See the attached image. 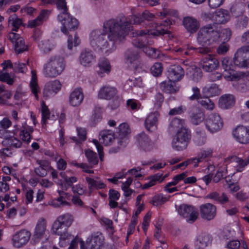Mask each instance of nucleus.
Returning <instances> with one entry per match:
<instances>
[{"instance_id":"1","label":"nucleus","mask_w":249,"mask_h":249,"mask_svg":"<svg viewBox=\"0 0 249 249\" xmlns=\"http://www.w3.org/2000/svg\"><path fill=\"white\" fill-rule=\"evenodd\" d=\"M124 39V15L122 13L115 18L106 20L103 29L92 31L90 34V44L97 51L108 54L115 49V43Z\"/></svg>"},{"instance_id":"61","label":"nucleus","mask_w":249,"mask_h":249,"mask_svg":"<svg viewBox=\"0 0 249 249\" xmlns=\"http://www.w3.org/2000/svg\"><path fill=\"white\" fill-rule=\"evenodd\" d=\"M162 67L160 63H155L151 68L152 74L155 76L160 75L162 71Z\"/></svg>"},{"instance_id":"37","label":"nucleus","mask_w":249,"mask_h":249,"mask_svg":"<svg viewBox=\"0 0 249 249\" xmlns=\"http://www.w3.org/2000/svg\"><path fill=\"white\" fill-rule=\"evenodd\" d=\"M209 237L208 235L201 233L199 234L195 241V244L197 249H203L209 243Z\"/></svg>"},{"instance_id":"52","label":"nucleus","mask_w":249,"mask_h":249,"mask_svg":"<svg viewBox=\"0 0 249 249\" xmlns=\"http://www.w3.org/2000/svg\"><path fill=\"white\" fill-rule=\"evenodd\" d=\"M189 212L185 219L188 223H192L195 221L198 217V212L196 208L192 206Z\"/></svg>"},{"instance_id":"10","label":"nucleus","mask_w":249,"mask_h":249,"mask_svg":"<svg viewBox=\"0 0 249 249\" xmlns=\"http://www.w3.org/2000/svg\"><path fill=\"white\" fill-rule=\"evenodd\" d=\"M171 24V21L170 19H166L164 21V22L160 25L156 23L154 26L150 27V29L142 30L140 33V35L142 36L148 35L149 36H158L163 35L166 33V27Z\"/></svg>"},{"instance_id":"64","label":"nucleus","mask_w":249,"mask_h":249,"mask_svg":"<svg viewBox=\"0 0 249 249\" xmlns=\"http://www.w3.org/2000/svg\"><path fill=\"white\" fill-rule=\"evenodd\" d=\"M6 142L10 147L15 148H19L22 145L21 142L14 137H11L7 139Z\"/></svg>"},{"instance_id":"11","label":"nucleus","mask_w":249,"mask_h":249,"mask_svg":"<svg viewBox=\"0 0 249 249\" xmlns=\"http://www.w3.org/2000/svg\"><path fill=\"white\" fill-rule=\"evenodd\" d=\"M204 18L207 20L211 19L213 22L217 24H225L230 19V13L226 10L220 9L213 14L207 15L204 14Z\"/></svg>"},{"instance_id":"15","label":"nucleus","mask_w":249,"mask_h":249,"mask_svg":"<svg viewBox=\"0 0 249 249\" xmlns=\"http://www.w3.org/2000/svg\"><path fill=\"white\" fill-rule=\"evenodd\" d=\"M199 209L202 217L206 220H212L216 215V207L211 203L202 204Z\"/></svg>"},{"instance_id":"26","label":"nucleus","mask_w":249,"mask_h":249,"mask_svg":"<svg viewBox=\"0 0 249 249\" xmlns=\"http://www.w3.org/2000/svg\"><path fill=\"white\" fill-rule=\"evenodd\" d=\"M235 103V99L232 94H224L219 99V107L224 109H228L232 107Z\"/></svg>"},{"instance_id":"18","label":"nucleus","mask_w":249,"mask_h":249,"mask_svg":"<svg viewBox=\"0 0 249 249\" xmlns=\"http://www.w3.org/2000/svg\"><path fill=\"white\" fill-rule=\"evenodd\" d=\"M182 24L187 31L191 34L196 33L200 27L199 21L192 17L184 18Z\"/></svg>"},{"instance_id":"23","label":"nucleus","mask_w":249,"mask_h":249,"mask_svg":"<svg viewBox=\"0 0 249 249\" xmlns=\"http://www.w3.org/2000/svg\"><path fill=\"white\" fill-rule=\"evenodd\" d=\"M186 186H184L183 184L179 183L177 177L174 176L171 181L168 182L163 187V190L168 193H172L178 191L182 189H185Z\"/></svg>"},{"instance_id":"28","label":"nucleus","mask_w":249,"mask_h":249,"mask_svg":"<svg viewBox=\"0 0 249 249\" xmlns=\"http://www.w3.org/2000/svg\"><path fill=\"white\" fill-rule=\"evenodd\" d=\"M114 139V133L111 130H104L100 132L99 141L105 145L111 144Z\"/></svg>"},{"instance_id":"56","label":"nucleus","mask_w":249,"mask_h":249,"mask_svg":"<svg viewBox=\"0 0 249 249\" xmlns=\"http://www.w3.org/2000/svg\"><path fill=\"white\" fill-rule=\"evenodd\" d=\"M80 43V39L77 36V34H74V38L72 37L71 35H69L68 38V48L71 50L73 47V44L74 46H77L79 45Z\"/></svg>"},{"instance_id":"9","label":"nucleus","mask_w":249,"mask_h":249,"mask_svg":"<svg viewBox=\"0 0 249 249\" xmlns=\"http://www.w3.org/2000/svg\"><path fill=\"white\" fill-rule=\"evenodd\" d=\"M229 160L230 161L226 165V172L230 171L231 168H234V171L230 173L231 175H233L235 172H242L246 166L249 164V156L245 160L236 157H232Z\"/></svg>"},{"instance_id":"59","label":"nucleus","mask_w":249,"mask_h":249,"mask_svg":"<svg viewBox=\"0 0 249 249\" xmlns=\"http://www.w3.org/2000/svg\"><path fill=\"white\" fill-rule=\"evenodd\" d=\"M164 101V97L162 94L158 93L154 96L153 102L154 108L156 109L160 108Z\"/></svg>"},{"instance_id":"43","label":"nucleus","mask_w":249,"mask_h":249,"mask_svg":"<svg viewBox=\"0 0 249 249\" xmlns=\"http://www.w3.org/2000/svg\"><path fill=\"white\" fill-rule=\"evenodd\" d=\"M102 108L99 106H96L93 110V113L91 116V125L94 126L102 119Z\"/></svg>"},{"instance_id":"8","label":"nucleus","mask_w":249,"mask_h":249,"mask_svg":"<svg viewBox=\"0 0 249 249\" xmlns=\"http://www.w3.org/2000/svg\"><path fill=\"white\" fill-rule=\"evenodd\" d=\"M233 139L241 144L249 143V126L239 125L232 131Z\"/></svg>"},{"instance_id":"39","label":"nucleus","mask_w":249,"mask_h":249,"mask_svg":"<svg viewBox=\"0 0 249 249\" xmlns=\"http://www.w3.org/2000/svg\"><path fill=\"white\" fill-rule=\"evenodd\" d=\"M141 176L142 174L140 169L133 168L129 170L125 173V178H126L125 186L130 185L134 178L140 177Z\"/></svg>"},{"instance_id":"63","label":"nucleus","mask_w":249,"mask_h":249,"mask_svg":"<svg viewBox=\"0 0 249 249\" xmlns=\"http://www.w3.org/2000/svg\"><path fill=\"white\" fill-rule=\"evenodd\" d=\"M201 105L206 109L213 110L214 107V105L208 97L204 98L201 100L199 101Z\"/></svg>"},{"instance_id":"36","label":"nucleus","mask_w":249,"mask_h":249,"mask_svg":"<svg viewBox=\"0 0 249 249\" xmlns=\"http://www.w3.org/2000/svg\"><path fill=\"white\" fill-rule=\"evenodd\" d=\"M190 117L191 122L195 125H198L205 121L204 113L199 109L194 110Z\"/></svg>"},{"instance_id":"49","label":"nucleus","mask_w":249,"mask_h":249,"mask_svg":"<svg viewBox=\"0 0 249 249\" xmlns=\"http://www.w3.org/2000/svg\"><path fill=\"white\" fill-rule=\"evenodd\" d=\"M215 167L213 165H209L207 168L205 169V173L207 174L203 177L202 179L206 185L209 184L212 180V175L214 171Z\"/></svg>"},{"instance_id":"47","label":"nucleus","mask_w":249,"mask_h":249,"mask_svg":"<svg viewBox=\"0 0 249 249\" xmlns=\"http://www.w3.org/2000/svg\"><path fill=\"white\" fill-rule=\"evenodd\" d=\"M183 124V120L177 118H174L170 122L169 125V129L171 131H174L178 129H180L181 128H183L182 127Z\"/></svg>"},{"instance_id":"42","label":"nucleus","mask_w":249,"mask_h":249,"mask_svg":"<svg viewBox=\"0 0 249 249\" xmlns=\"http://www.w3.org/2000/svg\"><path fill=\"white\" fill-rule=\"evenodd\" d=\"M47 14V11H41L39 16H37L36 19L31 20L28 21L27 26L30 28H34L40 25L42 23L43 20L45 18Z\"/></svg>"},{"instance_id":"45","label":"nucleus","mask_w":249,"mask_h":249,"mask_svg":"<svg viewBox=\"0 0 249 249\" xmlns=\"http://www.w3.org/2000/svg\"><path fill=\"white\" fill-rule=\"evenodd\" d=\"M187 143L180 141L176 138H174L172 142V147L173 149L176 151H182L185 149L187 146Z\"/></svg>"},{"instance_id":"54","label":"nucleus","mask_w":249,"mask_h":249,"mask_svg":"<svg viewBox=\"0 0 249 249\" xmlns=\"http://www.w3.org/2000/svg\"><path fill=\"white\" fill-rule=\"evenodd\" d=\"M33 76L32 80L30 83V86L32 92L34 94L36 98L38 100V96L37 93L39 91V88L36 82V75L33 74V71H32Z\"/></svg>"},{"instance_id":"24","label":"nucleus","mask_w":249,"mask_h":249,"mask_svg":"<svg viewBox=\"0 0 249 249\" xmlns=\"http://www.w3.org/2000/svg\"><path fill=\"white\" fill-rule=\"evenodd\" d=\"M46 222L44 218L38 219L36 224L33 239L36 242H38L42 237L46 231Z\"/></svg>"},{"instance_id":"35","label":"nucleus","mask_w":249,"mask_h":249,"mask_svg":"<svg viewBox=\"0 0 249 249\" xmlns=\"http://www.w3.org/2000/svg\"><path fill=\"white\" fill-rule=\"evenodd\" d=\"M175 138L188 144L191 139V132L186 128H181L178 130Z\"/></svg>"},{"instance_id":"62","label":"nucleus","mask_w":249,"mask_h":249,"mask_svg":"<svg viewBox=\"0 0 249 249\" xmlns=\"http://www.w3.org/2000/svg\"><path fill=\"white\" fill-rule=\"evenodd\" d=\"M53 5H55L58 10L63 11L62 12H68L66 0H54Z\"/></svg>"},{"instance_id":"38","label":"nucleus","mask_w":249,"mask_h":249,"mask_svg":"<svg viewBox=\"0 0 249 249\" xmlns=\"http://www.w3.org/2000/svg\"><path fill=\"white\" fill-rule=\"evenodd\" d=\"M120 197V193L114 189H110L108 192V205L110 208H115L118 207V203L116 201Z\"/></svg>"},{"instance_id":"6","label":"nucleus","mask_w":249,"mask_h":249,"mask_svg":"<svg viewBox=\"0 0 249 249\" xmlns=\"http://www.w3.org/2000/svg\"><path fill=\"white\" fill-rule=\"evenodd\" d=\"M205 127L210 133H215L222 129L223 121L220 116L215 113L208 114L204 121Z\"/></svg>"},{"instance_id":"5","label":"nucleus","mask_w":249,"mask_h":249,"mask_svg":"<svg viewBox=\"0 0 249 249\" xmlns=\"http://www.w3.org/2000/svg\"><path fill=\"white\" fill-rule=\"evenodd\" d=\"M58 20L61 23V32L68 35L69 31H75L78 28L79 22L69 12H61L57 16Z\"/></svg>"},{"instance_id":"46","label":"nucleus","mask_w":249,"mask_h":249,"mask_svg":"<svg viewBox=\"0 0 249 249\" xmlns=\"http://www.w3.org/2000/svg\"><path fill=\"white\" fill-rule=\"evenodd\" d=\"M248 23V18L246 15H242L237 17L235 25L238 29H244Z\"/></svg>"},{"instance_id":"19","label":"nucleus","mask_w":249,"mask_h":249,"mask_svg":"<svg viewBox=\"0 0 249 249\" xmlns=\"http://www.w3.org/2000/svg\"><path fill=\"white\" fill-rule=\"evenodd\" d=\"M117 93V90L114 87L104 86L99 90L98 97L101 99L110 100L116 97Z\"/></svg>"},{"instance_id":"34","label":"nucleus","mask_w":249,"mask_h":249,"mask_svg":"<svg viewBox=\"0 0 249 249\" xmlns=\"http://www.w3.org/2000/svg\"><path fill=\"white\" fill-rule=\"evenodd\" d=\"M143 209V207L139 206L137 207V210L135 211L134 214L133 215L131 223L128 226L127 235V236L131 235L135 231V226L137 223V216Z\"/></svg>"},{"instance_id":"31","label":"nucleus","mask_w":249,"mask_h":249,"mask_svg":"<svg viewBox=\"0 0 249 249\" xmlns=\"http://www.w3.org/2000/svg\"><path fill=\"white\" fill-rule=\"evenodd\" d=\"M164 178L162 177V174L157 173L149 178L148 182L144 183L142 186L143 189H148L155 185L157 183H160L163 181Z\"/></svg>"},{"instance_id":"21","label":"nucleus","mask_w":249,"mask_h":249,"mask_svg":"<svg viewBox=\"0 0 249 249\" xmlns=\"http://www.w3.org/2000/svg\"><path fill=\"white\" fill-rule=\"evenodd\" d=\"M95 59L92 51L87 49L82 50L79 56L80 64L85 67L90 66L95 61Z\"/></svg>"},{"instance_id":"29","label":"nucleus","mask_w":249,"mask_h":249,"mask_svg":"<svg viewBox=\"0 0 249 249\" xmlns=\"http://www.w3.org/2000/svg\"><path fill=\"white\" fill-rule=\"evenodd\" d=\"M202 93L206 97L218 95L220 93V90L218 86L215 84L206 85L202 89Z\"/></svg>"},{"instance_id":"30","label":"nucleus","mask_w":249,"mask_h":249,"mask_svg":"<svg viewBox=\"0 0 249 249\" xmlns=\"http://www.w3.org/2000/svg\"><path fill=\"white\" fill-rule=\"evenodd\" d=\"M188 173L183 172L176 175L179 183L181 184H189L195 183L197 179L194 176L187 177Z\"/></svg>"},{"instance_id":"12","label":"nucleus","mask_w":249,"mask_h":249,"mask_svg":"<svg viewBox=\"0 0 249 249\" xmlns=\"http://www.w3.org/2000/svg\"><path fill=\"white\" fill-rule=\"evenodd\" d=\"M199 66L206 72H212L219 67V60L213 55H209L201 59Z\"/></svg>"},{"instance_id":"14","label":"nucleus","mask_w":249,"mask_h":249,"mask_svg":"<svg viewBox=\"0 0 249 249\" xmlns=\"http://www.w3.org/2000/svg\"><path fill=\"white\" fill-rule=\"evenodd\" d=\"M30 236V232L25 230L17 232L12 238L14 246L17 248H20L28 243Z\"/></svg>"},{"instance_id":"25","label":"nucleus","mask_w":249,"mask_h":249,"mask_svg":"<svg viewBox=\"0 0 249 249\" xmlns=\"http://www.w3.org/2000/svg\"><path fill=\"white\" fill-rule=\"evenodd\" d=\"M67 227L56 219L52 226V232L60 236V240H65L66 238Z\"/></svg>"},{"instance_id":"55","label":"nucleus","mask_w":249,"mask_h":249,"mask_svg":"<svg viewBox=\"0 0 249 249\" xmlns=\"http://www.w3.org/2000/svg\"><path fill=\"white\" fill-rule=\"evenodd\" d=\"M15 51L18 53H20L27 50V46L25 44L24 39L21 37L19 38L15 44Z\"/></svg>"},{"instance_id":"60","label":"nucleus","mask_w":249,"mask_h":249,"mask_svg":"<svg viewBox=\"0 0 249 249\" xmlns=\"http://www.w3.org/2000/svg\"><path fill=\"white\" fill-rule=\"evenodd\" d=\"M118 138L120 140L118 143L120 145H122L124 143V123H123L120 124L118 128Z\"/></svg>"},{"instance_id":"22","label":"nucleus","mask_w":249,"mask_h":249,"mask_svg":"<svg viewBox=\"0 0 249 249\" xmlns=\"http://www.w3.org/2000/svg\"><path fill=\"white\" fill-rule=\"evenodd\" d=\"M104 238L101 233H95L91 235V238H88L86 241L89 249H100L103 244Z\"/></svg>"},{"instance_id":"58","label":"nucleus","mask_w":249,"mask_h":249,"mask_svg":"<svg viewBox=\"0 0 249 249\" xmlns=\"http://www.w3.org/2000/svg\"><path fill=\"white\" fill-rule=\"evenodd\" d=\"M192 207V206L190 205H187L184 204L181 205L178 207V213L180 216L185 218L188 213L191 212L190 210Z\"/></svg>"},{"instance_id":"3","label":"nucleus","mask_w":249,"mask_h":249,"mask_svg":"<svg viewBox=\"0 0 249 249\" xmlns=\"http://www.w3.org/2000/svg\"><path fill=\"white\" fill-rule=\"evenodd\" d=\"M184 75L183 69L179 66H171L168 71V81L162 82L160 84V89L167 93H175L178 89L176 82L180 80Z\"/></svg>"},{"instance_id":"7","label":"nucleus","mask_w":249,"mask_h":249,"mask_svg":"<svg viewBox=\"0 0 249 249\" xmlns=\"http://www.w3.org/2000/svg\"><path fill=\"white\" fill-rule=\"evenodd\" d=\"M233 62L239 67H249V46H243L237 51L234 54Z\"/></svg>"},{"instance_id":"40","label":"nucleus","mask_w":249,"mask_h":249,"mask_svg":"<svg viewBox=\"0 0 249 249\" xmlns=\"http://www.w3.org/2000/svg\"><path fill=\"white\" fill-rule=\"evenodd\" d=\"M98 66L100 68V71L98 74L100 75L103 72L109 73L111 71V66L109 61L106 58L103 57L99 60Z\"/></svg>"},{"instance_id":"53","label":"nucleus","mask_w":249,"mask_h":249,"mask_svg":"<svg viewBox=\"0 0 249 249\" xmlns=\"http://www.w3.org/2000/svg\"><path fill=\"white\" fill-rule=\"evenodd\" d=\"M41 112L42 126H44L46 124L47 119L50 117V111L43 101L41 102Z\"/></svg>"},{"instance_id":"20","label":"nucleus","mask_w":249,"mask_h":249,"mask_svg":"<svg viewBox=\"0 0 249 249\" xmlns=\"http://www.w3.org/2000/svg\"><path fill=\"white\" fill-rule=\"evenodd\" d=\"M137 146L142 150L148 151L152 148L151 142L148 137L144 133H142L137 135L136 137Z\"/></svg>"},{"instance_id":"50","label":"nucleus","mask_w":249,"mask_h":249,"mask_svg":"<svg viewBox=\"0 0 249 249\" xmlns=\"http://www.w3.org/2000/svg\"><path fill=\"white\" fill-rule=\"evenodd\" d=\"M168 200V198L164 196L163 195L159 194L155 196L151 203L155 206H160Z\"/></svg>"},{"instance_id":"57","label":"nucleus","mask_w":249,"mask_h":249,"mask_svg":"<svg viewBox=\"0 0 249 249\" xmlns=\"http://www.w3.org/2000/svg\"><path fill=\"white\" fill-rule=\"evenodd\" d=\"M195 143L199 146L203 145L206 142V136L205 133H197L193 139Z\"/></svg>"},{"instance_id":"13","label":"nucleus","mask_w":249,"mask_h":249,"mask_svg":"<svg viewBox=\"0 0 249 249\" xmlns=\"http://www.w3.org/2000/svg\"><path fill=\"white\" fill-rule=\"evenodd\" d=\"M232 85L238 89H249V74L238 72L231 81Z\"/></svg>"},{"instance_id":"44","label":"nucleus","mask_w":249,"mask_h":249,"mask_svg":"<svg viewBox=\"0 0 249 249\" xmlns=\"http://www.w3.org/2000/svg\"><path fill=\"white\" fill-rule=\"evenodd\" d=\"M85 155L89 163L91 165V167L98 163V158L95 152L89 149L85 151Z\"/></svg>"},{"instance_id":"32","label":"nucleus","mask_w":249,"mask_h":249,"mask_svg":"<svg viewBox=\"0 0 249 249\" xmlns=\"http://www.w3.org/2000/svg\"><path fill=\"white\" fill-rule=\"evenodd\" d=\"M86 180L88 184V188L90 191L94 189H104L106 186V184L102 181L95 180L89 177H86Z\"/></svg>"},{"instance_id":"51","label":"nucleus","mask_w":249,"mask_h":249,"mask_svg":"<svg viewBox=\"0 0 249 249\" xmlns=\"http://www.w3.org/2000/svg\"><path fill=\"white\" fill-rule=\"evenodd\" d=\"M77 181V179L75 177H68L65 178L63 183H61L59 185L61 186L63 190L67 191L69 187L72 188V186H74L73 183Z\"/></svg>"},{"instance_id":"33","label":"nucleus","mask_w":249,"mask_h":249,"mask_svg":"<svg viewBox=\"0 0 249 249\" xmlns=\"http://www.w3.org/2000/svg\"><path fill=\"white\" fill-rule=\"evenodd\" d=\"M187 75L195 82H198L201 78L202 72L196 66H192L187 68Z\"/></svg>"},{"instance_id":"48","label":"nucleus","mask_w":249,"mask_h":249,"mask_svg":"<svg viewBox=\"0 0 249 249\" xmlns=\"http://www.w3.org/2000/svg\"><path fill=\"white\" fill-rule=\"evenodd\" d=\"M57 219L67 228L71 225L73 220L72 215L69 213L61 215L58 216Z\"/></svg>"},{"instance_id":"41","label":"nucleus","mask_w":249,"mask_h":249,"mask_svg":"<svg viewBox=\"0 0 249 249\" xmlns=\"http://www.w3.org/2000/svg\"><path fill=\"white\" fill-rule=\"evenodd\" d=\"M8 23L13 26L12 31L17 32L20 26L22 25V19L18 18L17 15L14 14L8 18Z\"/></svg>"},{"instance_id":"4","label":"nucleus","mask_w":249,"mask_h":249,"mask_svg":"<svg viewBox=\"0 0 249 249\" xmlns=\"http://www.w3.org/2000/svg\"><path fill=\"white\" fill-rule=\"evenodd\" d=\"M65 68V62L63 57L55 55L51 57L43 67L44 75L48 78H54L60 75Z\"/></svg>"},{"instance_id":"27","label":"nucleus","mask_w":249,"mask_h":249,"mask_svg":"<svg viewBox=\"0 0 249 249\" xmlns=\"http://www.w3.org/2000/svg\"><path fill=\"white\" fill-rule=\"evenodd\" d=\"M159 113L157 111L149 114L145 121V127L148 131L156 129Z\"/></svg>"},{"instance_id":"16","label":"nucleus","mask_w":249,"mask_h":249,"mask_svg":"<svg viewBox=\"0 0 249 249\" xmlns=\"http://www.w3.org/2000/svg\"><path fill=\"white\" fill-rule=\"evenodd\" d=\"M221 66L224 69L223 75L227 81H231L238 72L231 68V61L228 57H224L221 60Z\"/></svg>"},{"instance_id":"17","label":"nucleus","mask_w":249,"mask_h":249,"mask_svg":"<svg viewBox=\"0 0 249 249\" xmlns=\"http://www.w3.org/2000/svg\"><path fill=\"white\" fill-rule=\"evenodd\" d=\"M84 94L81 88L74 89L70 94L69 104L74 107L79 106L84 100Z\"/></svg>"},{"instance_id":"2","label":"nucleus","mask_w":249,"mask_h":249,"mask_svg":"<svg viewBox=\"0 0 249 249\" xmlns=\"http://www.w3.org/2000/svg\"><path fill=\"white\" fill-rule=\"evenodd\" d=\"M231 36V31L228 28L218 30L213 25H208L202 27L197 34V41L201 46L199 52L207 53L211 52L213 45L220 41H227Z\"/></svg>"}]
</instances>
